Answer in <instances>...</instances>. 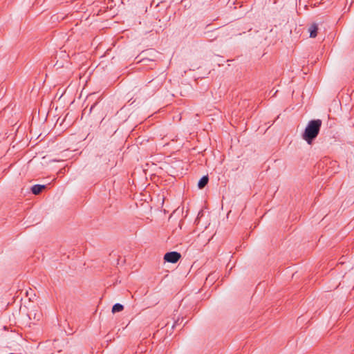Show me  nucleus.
I'll list each match as a JSON object with an SVG mask.
<instances>
[{
    "label": "nucleus",
    "mask_w": 354,
    "mask_h": 354,
    "mask_svg": "<svg viewBox=\"0 0 354 354\" xmlns=\"http://www.w3.org/2000/svg\"><path fill=\"white\" fill-rule=\"evenodd\" d=\"M322 124V120L319 119L310 120L308 123L302 135L303 139L306 140L308 144L310 145L313 140L317 136Z\"/></svg>",
    "instance_id": "obj_1"
},
{
    "label": "nucleus",
    "mask_w": 354,
    "mask_h": 354,
    "mask_svg": "<svg viewBox=\"0 0 354 354\" xmlns=\"http://www.w3.org/2000/svg\"><path fill=\"white\" fill-rule=\"evenodd\" d=\"M180 254L177 252H167L164 256L165 261L175 263L180 259Z\"/></svg>",
    "instance_id": "obj_2"
},
{
    "label": "nucleus",
    "mask_w": 354,
    "mask_h": 354,
    "mask_svg": "<svg viewBox=\"0 0 354 354\" xmlns=\"http://www.w3.org/2000/svg\"><path fill=\"white\" fill-rule=\"evenodd\" d=\"M318 26L316 24H313L308 28V32L310 37L315 38L317 35Z\"/></svg>",
    "instance_id": "obj_3"
},
{
    "label": "nucleus",
    "mask_w": 354,
    "mask_h": 354,
    "mask_svg": "<svg viewBox=\"0 0 354 354\" xmlns=\"http://www.w3.org/2000/svg\"><path fill=\"white\" fill-rule=\"evenodd\" d=\"M45 188H46L45 185H35L32 186L31 190L34 194L37 195V194H39L40 192H41V191L43 189H44Z\"/></svg>",
    "instance_id": "obj_4"
},
{
    "label": "nucleus",
    "mask_w": 354,
    "mask_h": 354,
    "mask_svg": "<svg viewBox=\"0 0 354 354\" xmlns=\"http://www.w3.org/2000/svg\"><path fill=\"white\" fill-rule=\"evenodd\" d=\"M208 183V177L205 176L198 181V187L199 189H203Z\"/></svg>",
    "instance_id": "obj_5"
},
{
    "label": "nucleus",
    "mask_w": 354,
    "mask_h": 354,
    "mask_svg": "<svg viewBox=\"0 0 354 354\" xmlns=\"http://www.w3.org/2000/svg\"><path fill=\"white\" fill-rule=\"evenodd\" d=\"M124 309V307L122 304H115L113 308H112V313H118V312H121L122 310H123Z\"/></svg>",
    "instance_id": "obj_6"
}]
</instances>
